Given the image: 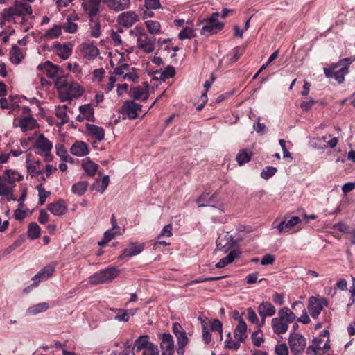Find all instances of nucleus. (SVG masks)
<instances>
[{
	"mask_svg": "<svg viewBox=\"0 0 355 355\" xmlns=\"http://www.w3.org/2000/svg\"><path fill=\"white\" fill-rule=\"evenodd\" d=\"M123 80H126L132 83H137L139 80V75L137 70L133 67H130L125 73Z\"/></svg>",
	"mask_w": 355,
	"mask_h": 355,
	"instance_id": "48",
	"label": "nucleus"
},
{
	"mask_svg": "<svg viewBox=\"0 0 355 355\" xmlns=\"http://www.w3.org/2000/svg\"><path fill=\"white\" fill-rule=\"evenodd\" d=\"M119 313L115 315L114 320L119 322H128L129 318L126 309H117Z\"/></svg>",
	"mask_w": 355,
	"mask_h": 355,
	"instance_id": "59",
	"label": "nucleus"
},
{
	"mask_svg": "<svg viewBox=\"0 0 355 355\" xmlns=\"http://www.w3.org/2000/svg\"><path fill=\"white\" fill-rule=\"evenodd\" d=\"M144 248V245L139 243H130L123 250L121 254L119 257V259L130 257L140 254Z\"/></svg>",
	"mask_w": 355,
	"mask_h": 355,
	"instance_id": "21",
	"label": "nucleus"
},
{
	"mask_svg": "<svg viewBox=\"0 0 355 355\" xmlns=\"http://www.w3.org/2000/svg\"><path fill=\"white\" fill-rule=\"evenodd\" d=\"M218 16L219 14L218 12H214L210 18L205 21L200 31L201 35L207 37L217 33L223 28L224 24L218 20Z\"/></svg>",
	"mask_w": 355,
	"mask_h": 355,
	"instance_id": "8",
	"label": "nucleus"
},
{
	"mask_svg": "<svg viewBox=\"0 0 355 355\" xmlns=\"http://www.w3.org/2000/svg\"><path fill=\"white\" fill-rule=\"evenodd\" d=\"M57 266L56 262H53L42 269H41L33 278L32 279L35 281V282L31 285V286L36 287L40 282L46 280L52 276L53 272H55V268Z\"/></svg>",
	"mask_w": 355,
	"mask_h": 355,
	"instance_id": "13",
	"label": "nucleus"
},
{
	"mask_svg": "<svg viewBox=\"0 0 355 355\" xmlns=\"http://www.w3.org/2000/svg\"><path fill=\"white\" fill-rule=\"evenodd\" d=\"M87 187L88 182L87 181H80L72 186L71 191L77 196H83L87 191Z\"/></svg>",
	"mask_w": 355,
	"mask_h": 355,
	"instance_id": "42",
	"label": "nucleus"
},
{
	"mask_svg": "<svg viewBox=\"0 0 355 355\" xmlns=\"http://www.w3.org/2000/svg\"><path fill=\"white\" fill-rule=\"evenodd\" d=\"M117 21L121 26L129 28L138 21V15L134 11H126L119 15Z\"/></svg>",
	"mask_w": 355,
	"mask_h": 355,
	"instance_id": "20",
	"label": "nucleus"
},
{
	"mask_svg": "<svg viewBox=\"0 0 355 355\" xmlns=\"http://www.w3.org/2000/svg\"><path fill=\"white\" fill-rule=\"evenodd\" d=\"M67 69L77 76L81 75L82 70L77 62L67 63Z\"/></svg>",
	"mask_w": 355,
	"mask_h": 355,
	"instance_id": "61",
	"label": "nucleus"
},
{
	"mask_svg": "<svg viewBox=\"0 0 355 355\" xmlns=\"http://www.w3.org/2000/svg\"><path fill=\"white\" fill-rule=\"evenodd\" d=\"M248 319L253 324H258L259 319L255 311L252 308L247 309Z\"/></svg>",
	"mask_w": 355,
	"mask_h": 355,
	"instance_id": "63",
	"label": "nucleus"
},
{
	"mask_svg": "<svg viewBox=\"0 0 355 355\" xmlns=\"http://www.w3.org/2000/svg\"><path fill=\"white\" fill-rule=\"evenodd\" d=\"M145 25L150 34L156 35L161 32V25L156 20H147L145 21Z\"/></svg>",
	"mask_w": 355,
	"mask_h": 355,
	"instance_id": "41",
	"label": "nucleus"
},
{
	"mask_svg": "<svg viewBox=\"0 0 355 355\" xmlns=\"http://www.w3.org/2000/svg\"><path fill=\"white\" fill-rule=\"evenodd\" d=\"M70 152L77 157H83L89 153L88 146L85 142L76 141L71 147Z\"/></svg>",
	"mask_w": 355,
	"mask_h": 355,
	"instance_id": "27",
	"label": "nucleus"
},
{
	"mask_svg": "<svg viewBox=\"0 0 355 355\" xmlns=\"http://www.w3.org/2000/svg\"><path fill=\"white\" fill-rule=\"evenodd\" d=\"M252 152L245 149L241 150L236 156V161L239 165L244 164L250 160Z\"/></svg>",
	"mask_w": 355,
	"mask_h": 355,
	"instance_id": "44",
	"label": "nucleus"
},
{
	"mask_svg": "<svg viewBox=\"0 0 355 355\" xmlns=\"http://www.w3.org/2000/svg\"><path fill=\"white\" fill-rule=\"evenodd\" d=\"M144 6L148 10H156L161 8L159 0H144Z\"/></svg>",
	"mask_w": 355,
	"mask_h": 355,
	"instance_id": "57",
	"label": "nucleus"
},
{
	"mask_svg": "<svg viewBox=\"0 0 355 355\" xmlns=\"http://www.w3.org/2000/svg\"><path fill=\"white\" fill-rule=\"evenodd\" d=\"M257 311L261 318V324H259V326H262L265 324L266 318L271 317L275 314L276 309L271 303L268 302H262L259 305Z\"/></svg>",
	"mask_w": 355,
	"mask_h": 355,
	"instance_id": "19",
	"label": "nucleus"
},
{
	"mask_svg": "<svg viewBox=\"0 0 355 355\" xmlns=\"http://www.w3.org/2000/svg\"><path fill=\"white\" fill-rule=\"evenodd\" d=\"M195 31L193 29L186 27L184 29H182L178 35V37L180 40H185V39H191L195 37Z\"/></svg>",
	"mask_w": 355,
	"mask_h": 355,
	"instance_id": "52",
	"label": "nucleus"
},
{
	"mask_svg": "<svg viewBox=\"0 0 355 355\" xmlns=\"http://www.w3.org/2000/svg\"><path fill=\"white\" fill-rule=\"evenodd\" d=\"M102 2L110 9L114 11H122L130 6V0H102Z\"/></svg>",
	"mask_w": 355,
	"mask_h": 355,
	"instance_id": "23",
	"label": "nucleus"
},
{
	"mask_svg": "<svg viewBox=\"0 0 355 355\" xmlns=\"http://www.w3.org/2000/svg\"><path fill=\"white\" fill-rule=\"evenodd\" d=\"M160 348L162 355H173L174 354V341L173 336L170 334H163L161 336Z\"/></svg>",
	"mask_w": 355,
	"mask_h": 355,
	"instance_id": "16",
	"label": "nucleus"
},
{
	"mask_svg": "<svg viewBox=\"0 0 355 355\" xmlns=\"http://www.w3.org/2000/svg\"><path fill=\"white\" fill-rule=\"evenodd\" d=\"M32 14L31 6L27 3H17L14 6L4 9L2 14L1 25L8 23H21L26 16Z\"/></svg>",
	"mask_w": 355,
	"mask_h": 355,
	"instance_id": "2",
	"label": "nucleus"
},
{
	"mask_svg": "<svg viewBox=\"0 0 355 355\" xmlns=\"http://www.w3.org/2000/svg\"><path fill=\"white\" fill-rule=\"evenodd\" d=\"M172 230H173V227H172L171 224H168V225H165L163 227V229L162 230L159 234L158 235V238H160L162 236L171 237L173 235Z\"/></svg>",
	"mask_w": 355,
	"mask_h": 355,
	"instance_id": "62",
	"label": "nucleus"
},
{
	"mask_svg": "<svg viewBox=\"0 0 355 355\" xmlns=\"http://www.w3.org/2000/svg\"><path fill=\"white\" fill-rule=\"evenodd\" d=\"M275 352L277 355H289L288 348L286 343L276 345Z\"/></svg>",
	"mask_w": 355,
	"mask_h": 355,
	"instance_id": "58",
	"label": "nucleus"
},
{
	"mask_svg": "<svg viewBox=\"0 0 355 355\" xmlns=\"http://www.w3.org/2000/svg\"><path fill=\"white\" fill-rule=\"evenodd\" d=\"M121 233L116 230L113 229H110L107 230L103 236V239L98 242V245L100 246H103L105 244L108 243L112 239H113L116 235H119Z\"/></svg>",
	"mask_w": 355,
	"mask_h": 355,
	"instance_id": "46",
	"label": "nucleus"
},
{
	"mask_svg": "<svg viewBox=\"0 0 355 355\" xmlns=\"http://www.w3.org/2000/svg\"><path fill=\"white\" fill-rule=\"evenodd\" d=\"M23 175L13 169H7L0 176V196L4 197L8 201H15L17 199L13 195V189L16 182L23 179Z\"/></svg>",
	"mask_w": 355,
	"mask_h": 355,
	"instance_id": "1",
	"label": "nucleus"
},
{
	"mask_svg": "<svg viewBox=\"0 0 355 355\" xmlns=\"http://www.w3.org/2000/svg\"><path fill=\"white\" fill-rule=\"evenodd\" d=\"M118 275L119 270L114 267H110L91 275L89 282L93 285L106 284L112 281Z\"/></svg>",
	"mask_w": 355,
	"mask_h": 355,
	"instance_id": "6",
	"label": "nucleus"
},
{
	"mask_svg": "<svg viewBox=\"0 0 355 355\" xmlns=\"http://www.w3.org/2000/svg\"><path fill=\"white\" fill-rule=\"evenodd\" d=\"M67 105H58L55 107V114L57 118L60 120L62 124H65L69 121V117L67 114Z\"/></svg>",
	"mask_w": 355,
	"mask_h": 355,
	"instance_id": "37",
	"label": "nucleus"
},
{
	"mask_svg": "<svg viewBox=\"0 0 355 355\" xmlns=\"http://www.w3.org/2000/svg\"><path fill=\"white\" fill-rule=\"evenodd\" d=\"M62 29L67 33H75L77 31L78 26L73 21L71 16H67L66 22L62 26Z\"/></svg>",
	"mask_w": 355,
	"mask_h": 355,
	"instance_id": "45",
	"label": "nucleus"
},
{
	"mask_svg": "<svg viewBox=\"0 0 355 355\" xmlns=\"http://www.w3.org/2000/svg\"><path fill=\"white\" fill-rule=\"evenodd\" d=\"M237 257L236 251H231L225 257L222 258L216 265V268H221L232 263Z\"/></svg>",
	"mask_w": 355,
	"mask_h": 355,
	"instance_id": "43",
	"label": "nucleus"
},
{
	"mask_svg": "<svg viewBox=\"0 0 355 355\" xmlns=\"http://www.w3.org/2000/svg\"><path fill=\"white\" fill-rule=\"evenodd\" d=\"M300 223L301 219L298 216H293L288 221L283 220L277 226H274V224L272 226L273 228H277L279 233H286Z\"/></svg>",
	"mask_w": 355,
	"mask_h": 355,
	"instance_id": "25",
	"label": "nucleus"
},
{
	"mask_svg": "<svg viewBox=\"0 0 355 355\" xmlns=\"http://www.w3.org/2000/svg\"><path fill=\"white\" fill-rule=\"evenodd\" d=\"M69 83H68L65 76H60L56 80L55 85L58 89V96L61 94V92H62L65 87L69 85Z\"/></svg>",
	"mask_w": 355,
	"mask_h": 355,
	"instance_id": "50",
	"label": "nucleus"
},
{
	"mask_svg": "<svg viewBox=\"0 0 355 355\" xmlns=\"http://www.w3.org/2000/svg\"><path fill=\"white\" fill-rule=\"evenodd\" d=\"M49 308L48 302H44L30 306L26 310L28 315H35L47 311Z\"/></svg>",
	"mask_w": 355,
	"mask_h": 355,
	"instance_id": "34",
	"label": "nucleus"
},
{
	"mask_svg": "<svg viewBox=\"0 0 355 355\" xmlns=\"http://www.w3.org/2000/svg\"><path fill=\"white\" fill-rule=\"evenodd\" d=\"M48 209L54 216H60L65 214L67 209V205L64 200H58L55 202L50 203L48 205Z\"/></svg>",
	"mask_w": 355,
	"mask_h": 355,
	"instance_id": "26",
	"label": "nucleus"
},
{
	"mask_svg": "<svg viewBox=\"0 0 355 355\" xmlns=\"http://www.w3.org/2000/svg\"><path fill=\"white\" fill-rule=\"evenodd\" d=\"M148 88V83L144 82L142 86L135 87L132 89L131 96L135 100L146 101L149 97Z\"/></svg>",
	"mask_w": 355,
	"mask_h": 355,
	"instance_id": "22",
	"label": "nucleus"
},
{
	"mask_svg": "<svg viewBox=\"0 0 355 355\" xmlns=\"http://www.w3.org/2000/svg\"><path fill=\"white\" fill-rule=\"evenodd\" d=\"M355 61V55L341 60L337 64L331 68H324V72L327 77L333 78L339 83L345 80V76L348 73L349 66Z\"/></svg>",
	"mask_w": 355,
	"mask_h": 355,
	"instance_id": "5",
	"label": "nucleus"
},
{
	"mask_svg": "<svg viewBox=\"0 0 355 355\" xmlns=\"http://www.w3.org/2000/svg\"><path fill=\"white\" fill-rule=\"evenodd\" d=\"M153 343L150 341L148 336L143 335L140 336L135 340V347L136 348V352H139L143 351L148 347L153 346Z\"/></svg>",
	"mask_w": 355,
	"mask_h": 355,
	"instance_id": "31",
	"label": "nucleus"
},
{
	"mask_svg": "<svg viewBox=\"0 0 355 355\" xmlns=\"http://www.w3.org/2000/svg\"><path fill=\"white\" fill-rule=\"evenodd\" d=\"M85 89L79 83L71 82L61 92L58 96L62 102L70 101L73 98L80 97L84 93Z\"/></svg>",
	"mask_w": 355,
	"mask_h": 355,
	"instance_id": "10",
	"label": "nucleus"
},
{
	"mask_svg": "<svg viewBox=\"0 0 355 355\" xmlns=\"http://www.w3.org/2000/svg\"><path fill=\"white\" fill-rule=\"evenodd\" d=\"M84 171L89 176H94L98 168V164L93 162L89 158L84 159L81 164Z\"/></svg>",
	"mask_w": 355,
	"mask_h": 355,
	"instance_id": "32",
	"label": "nucleus"
},
{
	"mask_svg": "<svg viewBox=\"0 0 355 355\" xmlns=\"http://www.w3.org/2000/svg\"><path fill=\"white\" fill-rule=\"evenodd\" d=\"M277 171V168L273 166H268L263 168L261 173V177L268 180L272 177Z\"/></svg>",
	"mask_w": 355,
	"mask_h": 355,
	"instance_id": "54",
	"label": "nucleus"
},
{
	"mask_svg": "<svg viewBox=\"0 0 355 355\" xmlns=\"http://www.w3.org/2000/svg\"><path fill=\"white\" fill-rule=\"evenodd\" d=\"M177 338L178 355H184V348L188 343V338L185 331L175 336Z\"/></svg>",
	"mask_w": 355,
	"mask_h": 355,
	"instance_id": "35",
	"label": "nucleus"
},
{
	"mask_svg": "<svg viewBox=\"0 0 355 355\" xmlns=\"http://www.w3.org/2000/svg\"><path fill=\"white\" fill-rule=\"evenodd\" d=\"M288 345L292 354H302L306 346V340L299 333H291L288 337Z\"/></svg>",
	"mask_w": 355,
	"mask_h": 355,
	"instance_id": "11",
	"label": "nucleus"
},
{
	"mask_svg": "<svg viewBox=\"0 0 355 355\" xmlns=\"http://www.w3.org/2000/svg\"><path fill=\"white\" fill-rule=\"evenodd\" d=\"M109 56L110 57V66L113 69V73L118 76H125V73L130 68L129 64L123 63L124 56L123 53H121L118 51L110 53Z\"/></svg>",
	"mask_w": 355,
	"mask_h": 355,
	"instance_id": "7",
	"label": "nucleus"
},
{
	"mask_svg": "<svg viewBox=\"0 0 355 355\" xmlns=\"http://www.w3.org/2000/svg\"><path fill=\"white\" fill-rule=\"evenodd\" d=\"M58 67L46 62L44 64V70L49 78H53L58 74Z\"/></svg>",
	"mask_w": 355,
	"mask_h": 355,
	"instance_id": "47",
	"label": "nucleus"
},
{
	"mask_svg": "<svg viewBox=\"0 0 355 355\" xmlns=\"http://www.w3.org/2000/svg\"><path fill=\"white\" fill-rule=\"evenodd\" d=\"M55 151L56 155L59 156L63 161L67 162L69 159H71V157H70V156L69 155L64 146L61 144L55 145Z\"/></svg>",
	"mask_w": 355,
	"mask_h": 355,
	"instance_id": "49",
	"label": "nucleus"
},
{
	"mask_svg": "<svg viewBox=\"0 0 355 355\" xmlns=\"http://www.w3.org/2000/svg\"><path fill=\"white\" fill-rule=\"evenodd\" d=\"M215 195H211L208 197L207 201L206 204H209V207H212L214 208H217L224 212V205L220 200H217L215 202Z\"/></svg>",
	"mask_w": 355,
	"mask_h": 355,
	"instance_id": "53",
	"label": "nucleus"
},
{
	"mask_svg": "<svg viewBox=\"0 0 355 355\" xmlns=\"http://www.w3.org/2000/svg\"><path fill=\"white\" fill-rule=\"evenodd\" d=\"M80 52L84 58L92 60L97 58L100 54L98 48L91 42H85L80 46Z\"/></svg>",
	"mask_w": 355,
	"mask_h": 355,
	"instance_id": "15",
	"label": "nucleus"
},
{
	"mask_svg": "<svg viewBox=\"0 0 355 355\" xmlns=\"http://www.w3.org/2000/svg\"><path fill=\"white\" fill-rule=\"evenodd\" d=\"M26 167H27V171H28V173L31 176V177H35L40 174H42L43 172L39 169V165H40V162L39 161H36V162H34L33 163H31L29 160L28 158H27L26 159Z\"/></svg>",
	"mask_w": 355,
	"mask_h": 355,
	"instance_id": "39",
	"label": "nucleus"
},
{
	"mask_svg": "<svg viewBox=\"0 0 355 355\" xmlns=\"http://www.w3.org/2000/svg\"><path fill=\"white\" fill-rule=\"evenodd\" d=\"M54 49L56 54L61 58L62 60H67L69 58L72 53L73 45L72 44L67 42L63 44L60 43H56L54 45Z\"/></svg>",
	"mask_w": 355,
	"mask_h": 355,
	"instance_id": "24",
	"label": "nucleus"
},
{
	"mask_svg": "<svg viewBox=\"0 0 355 355\" xmlns=\"http://www.w3.org/2000/svg\"><path fill=\"white\" fill-rule=\"evenodd\" d=\"M91 36L94 38H98L101 35V25L98 22H95L94 26L91 28Z\"/></svg>",
	"mask_w": 355,
	"mask_h": 355,
	"instance_id": "64",
	"label": "nucleus"
},
{
	"mask_svg": "<svg viewBox=\"0 0 355 355\" xmlns=\"http://www.w3.org/2000/svg\"><path fill=\"white\" fill-rule=\"evenodd\" d=\"M14 124L25 132L33 130L37 126V121L32 116L28 115L16 119Z\"/></svg>",
	"mask_w": 355,
	"mask_h": 355,
	"instance_id": "18",
	"label": "nucleus"
},
{
	"mask_svg": "<svg viewBox=\"0 0 355 355\" xmlns=\"http://www.w3.org/2000/svg\"><path fill=\"white\" fill-rule=\"evenodd\" d=\"M141 110V105L132 101H126L121 107L120 112L126 115L129 119H135L138 116V112Z\"/></svg>",
	"mask_w": 355,
	"mask_h": 355,
	"instance_id": "14",
	"label": "nucleus"
},
{
	"mask_svg": "<svg viewBox=\"0 0 355 355\" xmlns=\"http://www.w3.org/2000/svg\"><path fill=\"white\" fill-rule=\"evenodd\" d=\"M234 335L235 339L241 342H243L248 337L247 324L242 319L239 320L238 325L235 328Z\"/></svg>",
	"mask_w": 355,
	"mask_h": 355,
	"instance_id": "28",
	"label": "nucleus"
},
{
	"mask_svg": "<svg viewBox=\"0 0 355 355\" xmlns=\"http://www.w3.org/2000/svg\"><path fill=\"white\" fill-rule=\"evenodd\" d=\"M105 74V71L103 68H98V69H94L92 73L93 82H97V83L101 82Z\"/></svg>",
	"mask_w": 355,
	"mask_h": 355,
	"instance_id": "56",
	"label": "nucleus"
},
{
	"mask_svg": "<svg viewBox=\"0 0 355 355\" xmlns=\"http://www.w3.org/2000/svg\"><path fill=\"white\" fill-rule=\"evenodd\" d=\"M110 183V179L108 175H105L101 180H96L93 184V189L98 192L103 193Z\"/></svg>",
	"mask_w": 355,
	"mask_h": 355,
	"instance_id": "38",
	"label": "nucleus"
},
{
	"mask_svg": "<svg viewBox=\"0 0 355 355\" xmlns=\"http://www.w3.org/2000/svg\"><path fill=\"white\" fill-rule=\"evenodd\" d=\"M130 35L136 38L137 47L144 53H152L155 49V38L148 35L141 26H135L130 31Z\"/></svg>",
	"mask_w": 355,
	"mask_h": 355,
	"instance_id": "4",
	"label": "nucleus"
},
{
	"mask_svg": "<svg viewBox=\"0 0 355 355\" xmlns=\"http://www.w3.org/2000/svg\"><path fill=\"white\" fill-rule=\"evenodd\" d=\"M102 0H83L81 3L83 10L90 17H94L100 12Z\"/></svg>",
	"mask_w": 355,
	"mask_h": 355,
	"instance_id": "17",
	"label": "nucleus"
},
{
	"mask_svg": "<svg viewBox=\"0 0 355 355\" xmlns=\"http://www.w3.org/2000/svg\"><path fill=\"white\" fill-rule=\"evenodd\" d=\"M86 129L89 135L95 137L98 141H102L105 137V130L103 128L93 125L87 124Z\"/></svg>",
	"mask_w": 355,
	"mask_h": 355,
	"instance_id": "30",
	"label": "nucleus"
},
{
	"mask_svg": "<svg viewBox=\"0 0 355 355\" xmlns=\"http://www.w3.org/2000/svg\"><path fill=\"white\" fill-rule=\"evenodd\" d=\"M35 148V153L44 156L46 162H51L52 160L51 152L53 148V143L43 135H40L36 139Z\"/></svg>",
	"mask_w": 355,
	"mask_h": 355,
	"instance_id": "9",
	"label": "nucleus"
},
{
	"mask_svg": "<svg viewBox=\"0 0 355 355\" xmlns=\"http://www.w3.org/2000/svg\"><path fill=\"white\" fill-rule=\"evenodd\" d=\"M39 196V205H42L44 204L46 198L49 196L50 192L46 191L42 184H39L37 187Z\"/></svg>",
	"mask_w": 355,
	"mask_h": 355,
	"instance_id": "51",
	"label": "nucleus"
},
{
	"mask_svg": "<svg viewBox=\"0 0 355 355\" xmlns=\"http://www.w3.org/2000/svg\"><path fill=\"white\" fill-rule=\"evenodd\" d=\"M227 336L230 338V334H227ZM241 342L235 339L232 340L231 338H228L225 342V347L229 349L237 350L240 347Z\"/></svg>",
	"mask_w": 355,
	"mask_h": 355,
	"instance_id": "55",
	"label": "nucleus"
},
{
	"mask_svg": "<svg viewBox=\"0 0 355 355\" xmlns=\"http://www.w3.org/2000/svg\"><path fill=\"white\" fill-rule=\"evenodd\" d=\"M141 352L142 355H159L158 347L154 343L153 344V346L147 347L141 351Z\"/></svg>",
	"mask_w": 355,
	"mask_h": 355,
	"instance_id": "60",
	"label": "nucleus"
},
{
	"mask_svg": "<svg viewBox=\"0 0 355 355\" xmlns=\"http://www.w3.org/2000/svg\"><path fill=\"white\" fill-rule=\"evenodd\" d=\"M327 306L328 302L325 298L311 296L309 298L307 309L311 317L317 319L324 307Z\"/></svg>",
	"mask_w": 355,
	"mask_h": 355,
	"instance_id": "12",
	"label": "nucleus"
},
{
	"mask_svg": "<svg viewBox=\"0 0 355 355\" xmlns=\"http://www.w3.org/2000/svg\"><path fill=\"white\" fill-rule=\"evenodd\" d=\"M296 316L293 311L288 307H283L278 311V315L271 320V327L275 334L277 335L285 334L289 327V324L295 321Z\"/></svg>",
	"mask_w": 355,
	"mask_h": 355,
	"instance_id": "3",
	"label": "nucleus"
},
{
	"mask_svg": "<svg viewBox=\"0 0 355 355\" xmlns=\"http://www.w3.org/2000/svg\"><path fill=\"white\" fill-rule=\"evenodd\" d=\"M41 228L36 223H31L28 226L27 235L31 240L40 236Z\"/></svg>",
	"mask_w": 355,
	"mask_h": 355,
	"instance_id": "40",
	"label": "nucleus"
},
{
	"mask_svg": "<svg viewBox=\"0 0 355 355\" xmlns=\"http://www.w3.org/2000/svg\"><path fill=\"white\" fill-rule=\"evenodd\" d=\"M80 114L86 117V120L89 121H94V111L91 104H85L78 107Z\"/></svg>",
	"mask_w": 355,
	"mask_h": 355,
	"instance_id": "36",
	"label": "nucleus"
},
{
	"mask_svg": "<svg viewBox=\"0 0 355 355\" xmlns=\"http://www.w3.org/2000/svg\"><path fill=\"white\" fill-rule=\"evenodd\" d=\"M62 34V26L54 25L42 35L41 39L44 40H52L58 38Z\"/></svg>",
	"mask_w": 355,
	"mask_h": 355,
	"instance_id": "29",
	"label": "nucleus"
},
{
	"mask_svg": "<svg viewBox=\"0 0 355 355\" xmlns=\"http://www.w3.org/2000/svg\"><path fill=\"white\" fill-rule=\"evenodd\" d=\"M24 58L23 51L17 46L14 45L10 52V60L11 62L19 64Z\"/></svg>",
	"mask_w": 355,
	"mask_h": 355,
	"instance_id": "33",
	"label": "nucleus"
}]
</instances>
